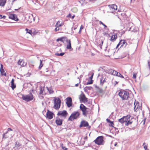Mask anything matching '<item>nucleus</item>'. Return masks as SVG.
I'll use <instances>...</instances> for the list:
<instances>
[{"label":"nucleus","mask_w":150,"mask_h":150,"mask_svg":"<svg viewBox=\"0 0 150 150\" xmlns=\"http://www.w3.org/2000/svg\"><path fill=\"white\" fill-rule=\"evenodd\" d=\"M119 96L122 100H127L129 98V93L124 90H121L118 93Z\"/></svg>","instance_id":"nucleus-1"},{"label":"nucleus","mask_w":150,"mask_h":150,"mask_svg":"<svg viewBox=\"0 0 150 150\" xmlns=\"http://www.w3.org/2000/svg\"><path fill=\"white\" fill-rule=\"evenodd\" d=\"M79 108L82 112L83 115L85 116H86L87 114L91 113L90 109L86 107L83 104H81Z\"/></svg>","instance_id":"nucleus-2"},{"label":"nucleus","mask_w":150,"mask_h":150,"mask_svg":"<svg viewBox=\"0 0 150 150\" xmlns=\"http://www.w3.org/2000/svg\"><path fill=\"white\" fill-rule=\"evenodd\" d=\"M61 100L58 98H54V108L56 110H58L60 108Z\"/></svg>","instance_id":"nucleus-3"},{"label":"nucleus","mask_w":150,"mask_h":150,"mask_svg":"<svg viewBox=\"0 0 150 150\" xmlns=\"http://www.w3.org/2000/svg\"><path fill=\"white\" fill-rule=\"evenodd\" d=\"M22 99L26 102H29L32 100L34 97L33 94L31 93H30L29 94L25 95H23L22 96Z\"/></svg>","instance_id":"nucleus-4"},{"label":"nucleus","mask_w":150,"mask_h":150,"mask_svg":"<svg viewBox=\"0 0 150 150\" xmlns=\"http://www.w3.org/2000/svg\"><path fill=\"white\" fill-rule=\"evenodd\" d=\"M80 115V113L78 111L74 112L71 114L68 120L72 121L74 119H76L79 117Z\"/></svg>","instance_id":"nucleus-5"},{"label":"nucleus","mask_w":150,"mask_h":150,"mask_svg":"<svg viewBox=\"0 0 150 150\" xmlns=\"http://www.w3.org/2000/svg\"><path fill=\"white\" fill-rule=\"evenodd\" d=\"M93 142L98 145H103L104 144L103 137V136H99Z\"/></svg>","instance_id":"nucleus-6"},{"label":"nucleus","mask_w":150,"mask_h":150,"mask_svg":"<svg viewBox=\"0 0 150 150\" xmlns=\"http://www.w3.org/2000/svg\"><path fill=\"white\" fill-rule=\"evenodd\" d=\"M131 116L129 115H127L126 116H124V119L125 122H126L125 125L128 126L129 124H132V122L130 120Z\"/></svg>","instance_id":"nucleus-7"},{"label":"nucleus","mask_w":150,"mask_h":150,"mask_svg":"<svg viewBox=\"0 0 150 150\" xmlns=\"http://www.w3.org/2000/svg\"><path fill=\"white\" fill-rule=\"evenodd\" d=\"M79 99L83 103H86L88 101V98H86L85 94L83 93L80 94Z\"/></svg>","instance_id":"nucleus-8"},{"label":"nucleus","mask_w":150,"mask_h":150,"mask_svg":"<svg viewBox=\"0 0 150 150\" xmlns=\"http://www.w3.org/2000/svg\"><path fill=\"white\" fill-rule=\"evenodd\" d=\"M68 115V113L65 110L62 111H59L57 113V115L61 116L64 118H66Z\"/></svg>","instance_id":"nucleus-9"},{"label":"nucleus","mask_w":150,"mask_h":150,"mask_svg":"<svg viewBox=\"0 0 150 150\" xmlns=\"http://www.w3.org/2000/svg\"><path fill=\"white\" fill-rule=\"evenodd\" d=\"M66 104L67 106L69 108L71 107L72 104V99L71 97H68L66 98Z\"/></svg>","instance_id":"nucleus-10"},{"label":"nucleus","mask_w":150,"mask_h":150,"mask_svg":"<svg viewBox=\"0 0 150 150\" xmlns=\"http://www.w3.org/2000/svg\"><path fill=\"white\" fill-rule=\"evenodd\" d=\"M63 120L58 117H56L55 119V122L58 126H61L62 125Z\"/></svg>","instance_id":"nucleus-11"},{"label":"nucleus","mask_w":150,"mask_h":150,"mask_svg":"<svg viewBox=\"0 0 150 150\" xmlns=\"http://www.w3.org/2000/svg\"><path fill=\"white\" fill-rule=\"evenodd\" d=\"M54 115L52 112L48 110H47L46 113V117L47 118L50 120L52 119Z\"/></svg>","instance_id":"nucleus-12"},{"label":"nucleus","mask_w":150,"mask_h":150,"mask_svg":"<svg viewBox=\"0 0 150 150\" xmlns=\"http://www.w3.org/2000/svg\"><path fill=\"white\" fill-rule=\"evenodd\" d=\"M134 111L137 112L140 109V106L139 105V102L135 100L134 103Z\"/></svg>","instance_id":"nucleus-13"},{"label":"nucleus","mask_w":150,"mask_h":150,"mask_svg":"<svg viewBox=\"0 0 150 150\" xmlns=\"http://www.w3.org/2000/svg\"><path fill=\"white\" fill-rule=\"evenodd\" d=\"M127 44V42H126V40H121L119 42V43L117 45V47H118V46L120 45V47H123L124 46H126Z\"/></svg>","instance_id":"nucleus-14"},{"label":"nucleus","mask_w":150,"mask_h":150,"mask_svg":"<svg viewBox=\"0 0 150 150\" xmlns=\"http://www.w3.org/2000/svg\"><path fill=\"white\" fill-rule=\"evenodd\" d=\"M9 18L15 21H18V20L17 16L15 14H10Z\"/></svg>","instance_id":"nucleus-15"},{"label":"nucleus","mask_w":150,"mask_h":150,"mask_svg":"<svg viewBox=\"0 0 150 150\" xmlns=\"http://www.w3.org/2000/svg\"><path fill=\"white\" fill-rule=\"evenodd\" d=\"M18 65L21 66V67H25L26 65V63L25 62L24 60L22 59H19L17 62Z\"/></svg>","instance_id":"nucleus-16"},{"label":"nucleus","mask_w":150,"mask_h":150,"mask_svg":"<svg viewBox=\"0 0 150 150\" xmlns=\"http://www.w3.org/2000/svg\"><path fill=\"white\" fill-rule=\"evenodd\" d=\"M1 67L0 69V71L1 72V75L4 76H6V72H5L4 69H3V65L1 64Z\"/></svg>","instance_id":"nucleus-17"},{"label":"nucleus","mask_w":150,"mask_h":150,"mask_svg":"<svg viewBox=\"0 0 150 150\" xmlns=\"http://www.w3.org/2000/svg\"><path fill=\"white\" fill-rule=\"evenodd\" d=\"M68 39L66 37H64L59 38H58L56 40L57 42H58L59 41H61L63 43H64L65 41H67Z\"/></svg>","instance_id":"nucleus-18"},{"label":"nucleus","mask_w":150,"mask_h":150,"mask_svg":"<svg viewBox=\"0 0 150 150\" xmlns=\"http://www.w3.org/2000/svg\"><path fill=\"white\" fill-rule=\"evenodd\" d=\"M88 123L87 122L83 120L81 122L80 126V127H85L88 126Z\"/></svg>","instance_id":"nucleus-19"},{"label":"nucleus","mask_w":150,"mask_h":150,"mask_svg":"<svg viewBox=\"0 0 150 150\" xmlns=\"http://www.w3.org/2000/svg\"><path fill=\"white\" fill-rule=\"evenodd\" d=\"M66 48L68 49H70L71 48V43L70 40H68L67 41Z\"/></svg>","instance_id":"nucleus-20"},{"label":"nucleus","mask_w":150,"mask_h":150,"mask_svg":"<svg viewBox=\"0 0 150 150\" xmlns=\"http://www.w3.org/2000/svg\"><path fill=\"white\" fill-rule=\"evenodd\" d=\"M110 8L112 11H114L117 9V6L115 4H112L109 5Z\"/></svg>","instance_id":"nucleus-21"},{"label":"nucleus","mask_w":150,"mask_h":150,"mask_svg":"<svg viewBox=\"0 0 150 150\" xmlns=\"http://www.w3.org/2000/svg\"><path fill=\"white\" fill-rule=\"evenodd\" d=\"M117 38V35L116 34L112 35L111 36L110 40L112 42L115 41Z\"/></svg>","instance_id":"nucleus-22"},{"label":"nucleus","mask_w":150,"mask_h":150,"mask_svg":"<svg viewBox=\"0 0 150 150\" xmlns=\"http://www.w3.org/2000/svg\"><path fill=\"white\" fill-rule=\"evenodd\" d=\"M44 87L41 86L40 87L39 94L40 95H45V93L44 94Z\"/></svg>","instance_id":"nucleus-23"},{"label":"nucleus","mask_w":150,"mask_h":150,"mask_svg":"<svg viewBox=\"0 0 150 150\" xmlns=\"http://www.w3.org/2000/svg\"><path fill=\"white\" fill-rule=\"evenodd\" d=\"M94 75V73H92L91 76L89 78V79L90 80V81L87 82L86 83L87 85L91 84L93 83V80L92 79Z\"/></svg>","instance_id":"nucleus-24"},{"label":"nucleus","mask_w":150,"mask_h":150,"mask_svg":"<svg viewBox=\"0 0 150 150\" xmlns=\"http://www.w3.org/2000/svg\"><path fill=\"white\" fill-rule=\"evenodd\" d=\"M106 82L105 78H104L103 77H102L100 79V84L101 86H103L104 83Z\"/></svg>","instance_id":"nucleus-25"},{"label":"nucleus","mask_w":150,"mask_h":150,"mask_svg":"<svg viewBox=\"0 0 150 150\" xmlns=\"http://www.w3.org/2000/svg\"><path fill=\"white\" fill-rule=\"evenodd\" d=\"M14 79H12V80L11 82V87L12 89L13 90L16 87V85L14 84Z\"/></svg>","instance_id":"nucleus-26"},{"label":"nucleus","mask_w":150,"mask_h":150,"mask_svg":"<svg viewBox=\"0 0 150 150\" xmlns=\"http://www.w3.org/2000/svg\"><path fill=\"white\" fill-rule=\"evenodd\" d=\"M6 2V0H0V6H4Z\"/></svg>","instance_id":"nucleus-27"},{"label":"nucleus","mask_w":150,"mask_h":150,"mask_svg":"<svg viewBox=\"0 0 150 150\" xmlns=\"http://www.w3.org/2000/svg\"><path fill=\"white\" fill-rule=\"evenodd\" d=\"M38 33V31L37 30L35 29H33L32 30V35L34 36L36 35Z\"/></svg>","instance_id":"nucleus-28"},{"label":"nucleus","mask_w":150,"mask_h":150,"mask_svg":"<svg viewBox=\"0 0 150 150\" xmlns=\"http://www.w3.org/2000/svg\"><path fill=\"white\" fill-rule=\"evenodd\" d=\"M63 25L62 23V22L60 21H57L56 24L55 26L58 27L61 26L62 25Z\"/></svg>","instance_id":"nucleus-29"},{"label":"nucleus","mask_w":150,"mask_h":150,"mask_svg":"<svg viewBox=\"0 0 150 150\" xmlns=\"http://www.w3.org/2000/svg\"><path fill=\"white\" fill-rule=\"evenodd\" d=\"M108 52V54L106 55L108 57H110L113 55L114 54V52L112 50H109Z\"/></svg>","instance_id":"nucleus-30"},{"label":"nucleus","mask_w":150,"mask_h":150,"mask_svg":"<svg viewBox=\"0 0 150 150\" xmlns=\"http://www.w3.org/2000/svg\"><path fill=\"white\" fill-rule=\"evenodd\" d=\"M106 120L108 122L110 123V124H109L110 126L113 127L114 123L113 122L111 121L110 120L108 119H106Z\"/></svg>","instance_id":"nucleus-31"},{"label":"nucleus","mask_w":150,"mask_h":150,"mask_svg":"<svg viewBox=\"0 0 150 150\" xmlns=\"http://www.w3.org/2000/svg\"><path fill=\"white\" fill-rule=\"evenodd\" d=\"M118 122L122 124L124 122H125L124 117H123L122 118L118 119Z\"/></svg>","instance_id":"nucleus-32"},{"label":"nucleus","mask_w":150,"mask_h":150,"mask_svg":"<svg viewBox=\"0 0 150 150\" xmlns=\"http://www.w3.org/2000/svg\"><path fill=\"white\" fill-rule=\"evenodd\" d=\"M114 71L112 69H110L108 70V72L109 74L112 75Z\"/></svg>","instance_id":"nucleus-33"},{"label":"nucleus","mask_w":150,"mask_h":150,"mask_svg":"<svg viewBox=\"0 0 150 150\" xmlns=\"http://www.w3.org/2000/svg\"><path fill=\"white\" fill-rule=\"evenodd\" d=\"M25 30L27 32L26 33H28L30 35H32V30H29L28 28H26Z\"/></svg>","instance_id":"nucleus-34"},{"label":"nucleus","mask_w":150,"mask_h":150,"mask_svg":"<svg viewBox=\"0 0 150 150\" xmlns=\"http://www.w3.org/2000/svg\"><path fill=\"white\" fill-rule=\"evenodd\" d=\"M116 76L122 79L124 78V77L120 73L118 72H117V75Z\"/></svg>","instance_id":"nucleus-35"},{"label":"nucleus","mask_w":150,"mask_h":150,"mask_svg":"<svg viewBox=\"0 0 150 150\" xmlns=\"http://www.w3.org/2000/svg\"><path fill=\"white\" fill-rule=\"evenodd\" d=\"M64 54V52H62L60 53H59L58 52L56 53L55 54V55L58 56H62Z\"/></svg>","instance_id":"nucleus-36"},{"label":"nucleus","mask_w":150,"mask_h":150,"mask_svg":"<svg viewBox=\"0 0 150 150\" xmlns=\"http://www.w3.org/2000/svg\"><path fill=\"white\" fill-rule=\"evenodd\" d=\"M21 146V144L19 142H16L15 147H18Z\"/></svg>","instance_id":"nucleus-37"},{"label":"nucleus","mask_w":150,"mask_h":150,"mask_svg":"<svg viewBox=\"0 0 150 150\" xmlns=\"http://www.w3.org/2000/svg\"><path fill=\"white\" fill-rule=\"evenodd\" d=\"M40 65H39V68L40 70L41 69V68L43 66V64H42V61L40 59Z\"/></svg>","instance_id":"nucleus-38"},{"label":"nucleus","mask_w":150,"mask_h":150,"mask_svg":"<svg viewBox=\"0 0 150 150\" xmlns=\"http://www.w3.org/2000/svg\"><path fill=\"white\" fill-rule=\"evenodd\" d=\"M47 88L50 94L54 92V91L51 88H49L47 87Z\"/></svg>","instance_id":"nucleus-39"},{"label":"nucleus","mask_w":150,"mask_h":150,"mask_svg":"<svg viewBox=\"0 0 150 150\" xmlns=\"http://www.w3.org/2000/svg\"><path fill=\"white\" fill-rule=\"evenodd\" d=\"M143 145L145 150H146L147 149V144H146L145 143H144L143 144Z\"/></svg>","instance_id":"nucleus-40"},{"label":"nucleus","mask_w":150,"mask_h":150,"mask_svg":"<svg viewBox=\"0 0 150 150\" xmlns=\"http://www.w3.org/2000/svg\"><path fill=\"white\" fill-rule=\"evenodd\" d=\"M133 76L132 77L134 79H135L137 77V73L134 72V73H133Z\"/></svg>","instance_id":"nucleus-41"},{"label":"nucleus","mask_w":150,"mask_h":150,"mask_svg":"<svg viewBox=\"0 0 150 150\" xmlns=\"http://www.w3.org/2000/svg\"><path fill=\"white\" fill-rule=\"evenodd\" d=\"M61 146L62 149L64 150H67V149L66 148V147H64L63 146V144L62 143H61L60 144Z\"/></svg>","instance_id":"nucleus-42"},{"label":"nucleus","mask_w":150,"mask_h":150,"mask_svg":"<svg viewBox=\"0 0 150 150\" xmlns=\"http://www.w3.org/2000/svg\"><path fill=\"white\" fill-rule=\"evenodd\" d=\"M78 79L79 80L78 83L77 84H76L75 85V86L76 87H77L78 86L79 83L81 82V81L80 80V79H79V78H78Z\"/></svg>","instance_id":"nucleus-43"},{"label":"nucleus","mask_w":150,"mask_h":150,"mask_svg":"<svg viewBox=\"0 0 150 150\" xmlns=\"http://www.w3.org/2000/svg\"><path fill=\"white\" fill-rule=\"evenodd\" d=\"M117 72H118L115 70L114 71L112 75H114V76H116L117 75Z\"/></svg>","instance_id":"nucleus-44"},{"label":"nucleus","mask_w":150,"mask_h":150,"mask_svg":"<svg viewBox=\"0 0 150 150\" xmlns=\"http://www.w3.org/2000/svg\"><path fill=\"white\" fill-rule=\"evenodd\" d=\"M6 17V16H3L1 15H0V18H5Z\"/></svg>","instance_id":"nucleus-45"},{"label":"nucleus","mask_w":150,"mask_h":150,"mask_svg":"<svg viewBox=\"0 0 150 150\" xmlns=\"http://www.w3.org/2000/svg\"><path fill=\"white\" fill-rule=\"evenodd\" d=\"M59 30V28H58V27H56L54 29V30L55 31H58Z\"/></svg>","instance_id":"nucleus-46"},{"label":"nucleus","mask_w":150,"mask_h":150,"mask_svg":"<svg viewBox=\"0 0 150 150\" xmlns=\"http://www.w3.org/2000/svg\"><path fill=\"white\" fill-rule=\"evenodd\" d=\"M84 27L82 25H81L80 27V30H82L83 29Z\"/></svg>","instance_id":"nucleus-47"},{"label":"nucleus","mask_w":150,"mask_h":150,"mask_svg":"<svg viewBox=\"0 0 150 150\" xmlns=\"http://www.w3.org/2000/svg\"><path fill=\"white\" fill-rule=\"evenodd\" d=\"M11 131H12V129L10 128H8L7 129V131L8 132Z\"/></svg>","instance_id":"nucleus-48"},{"label":"nucleus","mask_w":150,"mask_h":150,"mask_svg":"<svg viewBox=\"0 0 150 150\" xmlns=\"http://www.w3.org/2000/svg\"><path fill=\"white\" fill-rule=\"evenodd\" d=\"M99 23L100 24H102V25H103L104 23H103L101 21H99Z\"/></svg>","instance_id":"nucleus-49"},{"label":"nucleus","mask_w":150,"mask_h":150,"mask_svg":"<svg viewBox=\"0 0 150 150\" xmlns=\"http://www.w3.org/2000/svg\"><path fill=\"white\" fill-rule=\"evenodd\" d=\"M87 139H88V137H87V136H86L84 137V139L86 141Z\"/></svg>","instance_id":"nucleus-50"},{"label":"nucleus","mask_w":150,"mask_h":150,"mask_svg":"<svg viewBox=\"0 0 150 150\" xmlns=\"http://www.w3.org/2000/svg\"><path fill=\"white\" fill-rule=\"evenodd\" d=\"M103 34L105 36L106 35H108V33H105V32L104 33H103Z\"/></svg>","instance_id":"nucleus-51"},{"label":"nucleus","mask_w":150,"mask_h":150,"mask_svg":"<svg viewBox=\"0 0 150 150\" xmlns=\"http://www.w3.org/2000/svg\"><path fill=\"white\" fill-rule=\"evenodd\" d=\"M71 16V15L70 14H69L68 15V17L70 18Z\"/></svg>","instance_id":"nucleus-52"},{"label":"nucleus","mask_w":150,"mask_h":150,"mask_svg":"<svg viewBox=\"0 0 150 150\" xmlns=\"http://www.w3.org/2000/svg\"><path fill=\"white\" fill-rule=\"evenodd\" d=\"M103 25L104 27V28H106L107 27V26L104 24Z\"/></svg>","instance_id":"nucleus-53"},{"label":"nucleus","mask_w":150,"mask_h":150,"mask_svg":"<svg viewBox=\"0 0 150 150\" xmlns=\"http://www.w3.org/2000/svg\"><path fill=\"white\" fill-rule=\"evenodd\" d=\"M81 30H80L79 29V34H80L81 33Z\"/></svg>","instance_id":"nucleus-54"},{"label":"nucleus","mask_w":150,"mask_h":150,"mask_svg":"<svg viewBox=\"0 0 150 150\" xmlns=\"http://www.w3.org/2000/svg\"><path fill=\"white\" fill-rule=\"evenodd\" d=\"M145 119H144V120H143V124L144 125L145 124Z\"/></svg>","instance_id":"nucleus-55"},{"label":"nucleus","mask_w":150,"mask_h":150,"mask_svg":"<svg viewBox=\"0 0 150 150\" xmlns=\"http://www.w3.org/2000/svg\"><path fill=\"white\" fill-rule=\"evenodd\" d=\"M75 15H73V16H71V18L72 19H73L74 18V17H75Z\"/></svg>","instance_id":"nucleus-56"},{"label":"nucleus","mask_w":150,"mask_h":150,"mask_svg":"<svg viewBox=\"0 0 150 150\" xmlns=\"http://www.w3.org/2000/svg\"><path fill=\"white\" fill-rule=\"evenodd\" d=\"M101 42L102 44H103V41L102 40H101Z\"/></svg>","instance_id":"nucleus-57"},{"label":"nucleus","mask_w":150,"mask_h":150,"mask_svg":"<svg viewBox=\"0 0 150 150\" xmlns=\"http://www.w3.org/2000/svg\"><path fill=\"white\" fill-rule=\"evenodd\" d=\"M117 143H115V144L114 145H115V146H116L117 145Z\"/></svg>","instance_id":"nucleus-58"},{"label":"nucleus","mask_w":150,"mask_h":150,"mask_svg":"<svg viewBox=\"0 0 150 150\" xmlns=\"http://www.w3.org/2000/svg\"><path fill=\"white\" fill-rule=\"evenodd\" d=\"M94 55V54H93V53H92V55Z\"/></svg>","instance_id":"nucleus-59"},{"label":"nucleus","mask_w":150,"mask_h":150,"mask_svg":"<svg viewBox=\"0 0 150 150\" xmlns=\"http://www.w3.org/2000/svg\"><path fill=\"white\" fill-rule=\"evenodd\" d=\"M76 28H74V30H75L76 28Z\"/></svg>","instance_id":"nucleus-60"},{"label":"nucleus","mask_w":150,"mask_h":150,"mask_svg":"<svg viewBox=\"0 0 150 150\" xmlns=\"http://www.w3.org/2000/svg\"><path fill=\"white\" fill-rule=\"evenodd\" d=\"M32 91H33V90H32Z\"/></svg>","instance_id":"nucleus-61"},{"label":"nucleus","mask_w":150,"mask_h":150,"mask_svg":"<svg viewBox=\"0 0 150 150\" xmlns=\"http://www.w3.org/2000/svg\"><path fill=\"white\" fill-rule=\"evenodd\" d=\"M146 150H149V149H146Z\"/></svg>","instance_id":"nucleus-62"}]
</instances>
